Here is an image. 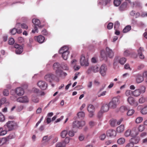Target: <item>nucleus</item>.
<instances>
[{
  "label": "nucleus",
  "mask_w": 147,
  "mask_h": 147,
  "mask_svg": "<svg viewBox=\"0 0 147 147\" xmlns=\"http://www.w3.org/2000/svg\"><path fill=\"white\" fill-rule=\"evenodd\" d=\"M106 53L103 50L101 51V56L102 58L104 59L107 57L112 58L113 57L114 53L112 50L108 47H107L106 49Z\"/></svg>",
  "instance_id": "f257e3e1"
},
{
  "label": "nucleus",
  "mask_w": 147,
  "mask_h": 147,
  "mask_svg": "<svg viewBox=\"0 0 147 147\" xmlns=\"http://www.w3.org/2000/svg\"><path fill=\"white\" fill-rule=\"evenodd\" d=\"M16 125V123L14 121H9L4 125V127L7 132L13 130Z\"/></svg>",
  "instance_id": "f03ea898"
},
{
  "label": "nucleus",
  "mask_w": 147,
  "mask_h": 147,
  "mask_svg": "<svg viewBox=\"0 0 147 147\" xmlns=\"http://www.w3.org/2000/svg\"><path fill=\"white\" fill-rule=\"evenodd\" d=\"M85 125V122L84 121H74L73 122L72 127L75 129L80 128Z\"/></svg>",
  "instance_id": "7ed1b4c3"
},
{
  "label": "nucleus",
  "mask_w": 147,
  "mask_h": 147,
  "mask_svg": "<svg viewBox=\"0 0 147 147\" xmlns=\"http://www.w3.org/2000/svg\"><path fill=\"white\" fill-rule=\"evenodd\" d=\"M54 80H55L57 82H58L59 81V78H57L53 74L49 73L47 74V81L51 82Z\"/></svg>",
  "instance_id": "20e7f679"
},
{
  "label": "nucleus",
  "mask_w": 147,
  "mask_h": 147,
  "mask_svg": "<svg viewBox=\"0 0 147 147\" xmlns=\"http://www.w3.org/2000/svg\"><path fill=\"white\" fill-rule=\"evenodd\" d=\"M99 66L98 65L92 66L89 67L87 71L88 74H90L92 72L94 73H96L99 71Z\"/></svg>",
  "instance_id": "39448f33"
},
{
  "label": "nucleus",
  "mask_w": 147,
  "mask_h": 147,
  "mask_svg": "<svg viewBox=\"0 0 147 147\" xmlns=\"http://www.w3.org/2000/svg\"><path fill=\"white\" fill-rule=\"evenodd\" d=\"M127 101L130 105L133 106L134 107H136L138 105V102L136 101L133 97H129L127 98Z\"/></svg>",
  "instance_id": "423d86ee"
},
{
  "label": "nucleus",
  "mask_w": 147,
  "mask_h": 147,
  "mask_svg": "<svg viewBox=\"0 0 147 147\" xmlns=\"http://www.w3.org/2000/svg\"><path fill=\"white\" fill-rule=\"evenodd\" d=\"M87 110L90 114L89 116L92 117L94 115V113L95 111V108L94 106L91 105H89L87 107Z\"/></svg>",
  "instance_id": "0eeeda50"
},
{
  "label": "nucleus",
  "mask_w": 147,
  "mask_h": 147,
  "mask_svg": "<svg viewBox=\"0 0 147 147\" xmlns=\"http://www.w3.org/2000/svg\"><path fill=\"white\" fill-rule=\"evenodd\" d=\"M107 70V67L104 64L102 65L100 67V72L102 76H105L106 74Z\"/></svg>",
  "instance_id": "6e6552de"
},
{
  "label": "nucleus",
  "mask_w": 147,
  "mask_h": 147,
  "mask_svg": "<svg viewBox=\"0 0 147 147\" xmlns=\"http://www.w3.org/2000/svg\"><path fill=\"white\" fill-rule=\"evenodd\" d=\"M80 63L82 66H88L89 63L88 60L85 59V57L84 56H82L80 59Z\"/></svg>",
  "instance_id": "1a4fd4ad"
},
{
  "label": "nucleus",
  "mask_w": 147,
  "mask_h": 147,
  "mask_svg": "<svg viewBox=\"0 0 147 147\" xmlns=\"http://www.w3.org/2000/svg\"><path fill=\"white\" fill-rule=\"evenodd\" d=\"M14 46L16 49V53L17 54H20L23 52V48L22 46L16 44Z\"/></svg>",
  "instance_id": "9d476101"
},
{
  "label": "nucleus",
  "mask_w": 147,
  "mask_h": 147,
  "mask_svg": "<svg viewBox=\"0 0 147 147\" xmlns=\"http://www.w3.org/2000/svg\"><path fill=\"white\" fill-rule=\"evenodd\" d=\"M131 136L134 137L136 136L139 134L138 128L137 127H134L131 130Z\"/></svg>",
  "instance_id": "9b49d317"
},
{
  "label": "nucleus",
  "mask_w": 147,
  "mask_h": 147,
  "mask_svg": "<svg viewBox=\"0 0 147 147\" xmlns=\"http://www.w3.org/2000/svg\"><path fill=\"white\" fill-rule=\"evenodd\" d=\"M107 135L108 136L113 137L116 136V133L115 131L113 129H109L107 132Z\"/></svg>",
  "instance_id": "f8f14e48"
},
{
  "label": "nucleus",
  "mask_w": 147,
  "mask_h": 147,
  "mask_svg": "<svg viewBox=\"0 0 147 147\" xmlns=\"http://www.w3.org/2000/svg\"><path fill=\"white\" fill-rule=\"evenodd\" d=\"M34 40L38 42L39 43H42L45 40V37L42 35H39L38 36H35L34 37Z\"/></svg>",
  "instance_id": "ddd939ff"
},
{
  "label": "nucleus",
  "mask_w": 147,
  "mask_h": 147,
  "mask_svg": "<svg viewBox=\"0 0 147 147\" xmlns=\"http://www.w3.org/2000/svg\"><path fill=\"white\" fill-rule=\"evenodd\" d=\"M33 23L34 25L35 26H38L39 28H42L44 26L40 25V22L39 20L37 19H34L32 20Z\"/></svg>",
  "instance_id": "4468645a"
},
{
  "label": "nucleus",
  "mask_w": 147,
  "mask_h": 147,
  "mask_svg": "<svg viewBox=\"0 0 147 147\" xmlns=\"http://www.w3.org/2000/svg\"><path fill=\"white\" fill-rule=\"evenodd\" d=\"M15 92L17 95L19 96L22 95L24 93V90L22 88L18 87L16 88Z\"/></svg>",
  "instance_id": "2eb2a0df"
},
{
  "label": "nucleus",
  "mask_w": 147,
  "mask_h": 147,
  "mask_svg": "<svg viewBox=\"0 0 147 147\" xmlns=\"http://www.w3.org/2000/svg\"><path fill=\"white\" fill-rule=\"evenodd\" d=\"M17 101L21 103H25L28 102V100L26 96H24L19 98L17 99Z\"/></svg>",
  "instance_id": "dca6fc26"
},
{
  "label": "nucleus",
  "mask_w": 147,
  "mask_h": 147,
  "mask_svg": "<svg viewBox=\"0 0 147 147\" xmlns=\"http://www.w3.org/2000/svg\"><path fill=\"white\" fill-rule=\"evenodd\" d=\"M53 68L55 71V73L57 71L61 69V65L60 64L58 63H54L53 65Z\"/></svg>",
  "instance_id": "f3484780"
},
{
  "label": "nucleus",
  "mask_w": 147,
  "mask_h": 147,
  "mask_svg": "<svg viewBox=\"0 0 147 147\" xmlns=\"http://www.w3.org/2000/svg\"><path fill=\"white\" fill-rule=\"evenodd\" d=\"M111 0H99L98 4V5H106L107 4L109 3Z\"/></svg>",
  "instance_id": "a211bd4d"
},
{
  "label": "nucleus",
  "mask_w": 147,
  "mask_h": 147,
  "mask_svg": "<svg viewBox=\"0 0 147 147\" xmlns=\"http://www.w3.org/2000/svg\"><path fill=\"white\" fill-rule=\"evenodd\" d=\"M68 129L69 127H66V129H64L61 132L60 136L61 138H64L66 137L68 134V131L67 130Z\"/></svg>",
  "instance_id": "6ab92c4d"
},
{
  "label": "nucleus",
  "mask_w": 147,
  "mask_h": 147,
  "mask_svg": "<svg viewBox=\"0 0 147 147\" xmlns=\"http://www.w3.org/2000/svg\"><path fill=\"white\" fill-rule=\"evenodd\" d=\"M69 52V48L68 47L64 46L62 47L59 51V53L60 54L65 53V52Z\"/></svg>",
  "instance_id": "aec40b11"
},
{
  "label": "nucleus",
  "mask_w": 147,
  "mask_h": 147,
  "mask_svg": "<svg viewBox=\"0 0 147 147\" xmlns=\"http://www.w3.org/2000/svg\"><path fill=\"white\" fill-rule=\"evenodd\" d=\"M38 86L42 90L46 89V86H45V83L44 82L40 81L37 83Z\"/></svg>",
  "instance_id": "412c9836"
},
{
  "label": "nucleus",
  "mask_w": 147,
  "mask_h": 147,
  "mask_svg": "<svg viewBox=\"0 0 147 147\" xmlns=\"http://www.w3.org/2000/svg\"><path fill=\"white\" fill-rule=\"evenodd\" d=\"M109 105L107 104L103 105L101 108V111L103 113L107 112L109 110Z\"/></svg>",
  "instance_id": "4be33fe9"
},
{
  "label": "nucleus",
  "mask_w": 147,
  "mask_h": 147,
  "mask_svg": "<svg viewBox=\"0 0 147 147\" xmlns=\"http://www.w3.org/2000/svg\"><path fill=\"white\" fill-rule=\"evenodd\" d=\"M144 80L143 77L141 75L138 74L136 78V82L138 83H140L142 82Z\"/></svg>",
  "instance_id": "5701e85b"
},
{
  "label": "nucleus",
  "mask_w": 147,
  "mask_h": 147,
  "mask_svg": "<svg viewBox=\"0 0 147 147\" xmlns=\"http://www.w3.org/2000/svg\"><path fill=\"white\" fill-rule=\"evenodd\" d=\"M125 129V126L123 125H121L117 127L116 129V131L117 133H121L123 132Z\"/></svg>",
  "instance_id": "b1692460"
},
{
  "label": "nucleus",
  "mask_w": 147,
  "mask_h": 147,
  "mask_svg": "<svg viewBox=\"0 0 147 147\" xmlns=\"http://www.w3.org/2000/svg\"><path fill=\"white\" fill-rule=\"evenodd\" d=\"M140 140V138L139 137H133L130 140V142H132L133 144L138 143Z\"/></svg>",
  "instance_id": "393cba45"
},
{
  "label": "nucleus",
  "mask_w": 147,
  "mask_h": 147,
  "mask_svg": "<svg viewBox=\"0 0 147 147\" xmlns=\"http://www.w3.org/2000/svg\"><path fill=\"white\" fill-rule=\"evenodd\" d=\"M127 4L126 2L123 3L119 7V10L122 11L125 10L127 7Z\"/></svg>",
  "instance_id": "a878e982"
},
{
  "label": "nucleus",
  "mask_w": 147,
  "mask_h": 147,
  "mask_svg": "<svg viewBox=\"0 0 147 147\" xmlns=\"http://www.w3.org/2000/svg\"><path fill=\"white\" fill-rule=\"evenodd\" d=\"M120 96H117L113 98L112 100L117 105L119 104L120 102Z\"/></svg>",
  "instance_id": "bb28decb"
},
{
  "label": "nucleus",
  "mask_w": 147,
  "mask_h": 147,
  "mask_svg": "<svg viewBox=\"0 0 147 147\" xmlns=\"http://www.w3.org/2000/svg\"><path fill=\"white\" fill-rule=\"evenodd\" d=\"M130 15L132 16H135V18H137L139 17L140 16V14L138 12L136 13L134 11L132 10L130 13Z\"/></svg>",
  "instance_id": "cd10ccee"
},
{
  "label": "nucleus",
  "mask_w": 147,
  "mask_h": 147,
  "mask_svg": "<svg viewBox=\"0 0 147 147\" xmlns=\"http://www.w3.org/2000/svg\"><path fill=\"white\" fill-rule=\"evenodd\" d=\"M141 94L140 91L139 89H137L135 90L132 92V95L134 96L137 97L139 96Z\"/></svg>",
  "instance_id": "c85d7f7f"
},
{
  "label": "nucleus",
  "mask_w": 147,
  "mask_h": 147,
  "mask_svg": "<svg viewBox=\"0 0 147 147\" xmlns=\"http://www.w3.org/2000/svg\"><path fill=\"white\" fill-rule=\"evenodd\" d=\"M131 29V26L130 25L126 26L123 30V32L125 33L129 31Z\"/></svg>",
  "instance_id": "c756f323"
},
{
  "label": "nucleus",
  "mask_w": 147,
  "mask_h": 147,
  "mask_svg": "<svg viewBox=\"0 0 147 147\" xmlns=\"http://www.w3.org/2000/svg\"><path fill=\"white\" fill-rule=\"evenodd\" d=\"M140 112L143 115L147 114V105L144 107L141 110Z\"/></svg>",
  "instance_id": "7c9ffc66"
},
{
  "label": "nucleus",
  "mask_w": 147,
  "mask_h": 147,
  "mask_svg": "<svg viewBox=\"0 0 147 147\" xmlns=\"http://www.w3.org/2000/svg\"><path fill=\"white\" fill-rule=\"evenodd\" d=\"M109 107L111 108L114 109L116 107L117 105L112 100L111 101L109 104Z\"/></svg>",
  "instance_id": "2f4dec72"
},
{
  "label": "nucleus",
  "mask_w": 147,
  "mask_h": 147,
  "mask_svg": "<svg viewBox=\"0 0 147 147\" xmlns=\"http://www.w3.org/2000/svg\"><path fill=\"white\" fill-rule=\"evenodd\" d=\"M125 142V139L123 138H121L117 140V143L119 144H123Z\"/></svg>",
  "instance_id": "473e14b6"
},
{
  "label": "nucleus",
  "mask_w": 147,
  "mask_h": 147,
  "mask_svg": "<svg viewBox=\"0 0 147 147\" xmlns=\"http://www.w3.org/2000/svg\"><path fill=\"white\" fill-rule=\"evenodd\" d=\"M69 53V52H65V53L61 54L63 59L65 60H66L67 59Z\"/></svg>",
  "instance_id": "72a5a7b5"
},
{
  "label": "nucleus",
  "mask_w": 147,
  "mask_h": 147,
  "mask_svg": "<svg viewBox=\"0 0 147 147\" xmlns=\"http://www.w3.org/2000/svg\"><path fill=\"white\" fill-rule=\"evenodd\" d=\"M124 136L126 137L131 136V129H128L126 130L124 134Z\"/></svg>",
  "instance_id": "f704fd0d"
},
{
  "label": "nucleus",
  "mask_w": 147,
  "mask_h": 147,
  "mask_svg": "<svg viewBox=\"0 0 147 147\" xmlns=\"http://www.w3.org/2000/svg\"><path fill=\"white\" fill-rule=\"evenodd\" d=\"M77 115L79 118H82L85 116V113L83 112H80L78 113Z\"/></svg>",
  "instance_id": "c9c22d12"
},
{
  "label": "nucleus",
  "mask_w": 147,
  "mask_h": 147,
  "mask_svg": "<svg viewBox=\"0 0 147 147\" xmlns=\"http://www.w3.org/2000/svg\"><path fill=\"white\" fill-rule=\"evenodd\" d=\"M7 130H3L2 127H0V136H3L7 134Z\"/></svg>",
  "instance_id": "e433bc0d"
},
{
  "label": "nucleus",
  "mask_w": 147,
  "mask_h": 147,
  "mask_svg": "<svg viewBox=\"0 0 147 147\" xmlns=\"http://www.w3.org/2000/svg\"><path fill=\"white\" fill-rule=\"evenodd\" d=\"M122 0H114V4L116 6H119L121 3Z\"/></svg>",
  "instance_id": "4c0bfd02"
},
{
  "label": "nucleus",
  "mask_w": 147,
  "mask_h": 147,
  "mask_svg": "<svg viewBox=\"0 0 147 147\" xmlns=\"http://www.w3.org/2000/svg\"><path fill=\"white\" fill-rule=\"evenodd\" d=\"M143 120V118L142 117H137L135 121V122L136 123H141Z\"/></svg>",
  "instance_id": "58836bf2"
},
{
  "label": "nucleus",
  "mask_w": 147,
  "mask_h": 147,
  "mask_svg": "<svg viewBox=\"0 0 147 147\" xmlns=\"http://www.w3.org/2000/svg\"><path fill=\"white\" fill-rule=\"evenodd\" d=\"M117 120L115 119H112L110 121V124L112 127L115 126L117 123Z\"/></svg>",
  "instance_id": "ea45409f"
},
{
  "label": "nucleus",
  "mask_w": 147,
  "mask_h": 147,
  "mask_svg": "<svg viewBox=\"0 0 147 147\" xmlns=\"http://www.w3.org/2000/svg\"><path fill=\"white\" fill-rule=\"evenodd\" d=\"M65 145L63 142H58L56 144V147H65Z\"/></svg>",
  "instance_id": "a19ab883"
},
{
  "label": "nucleus",
  "mask_w": 147,
  "mask_h": 147,
  "mask_svg": "<svg viewBox=\"0 0 147 147\" xmlns=\"http://www.w3.org/2000/svg\"><path fill=\"white\" fill-rule=\"evenodd\" d=\"M63 71L61 69L55 73V74L57 76L60 77H62V73Z\"/></svg>",
  "instance_id": "79ce46f5"
},
{
  "label": "nucleus",
  "mask_w": 147,
  "mask_h": 147,
  "mask_svg": "<svg viewBox=\"0 0 147 147\" xmlns=\"http://www.w3.org/2000/svg\"><path fill=\"white\" fill-rule=\"evenodd\" d=\"M126 59L125 57H123L120 58L119 60V63L121 64H123L126 62Z\"/></svg>",
  "instance_id": "37998d69"
},
{
  "label": "nucleus",
  "mask_w": 147,
  "mask_h": 147,
  "mask_svg": "<svg viewBox=\"0 0 147 147\" xmlns=\"http://www.w3.org/2000/svg\"><path fill=\"white\" fill-rule=\"evenodd\" d=\"M135 111L134 109H130L128 111L127 113V115L128 116H131L134 113Z\"/></svg>",
  "instance_id": "c03bdc74"
},
{
  "label": "nucleus",
  "mask_w": 147,
  "mask_h": 147,
  "mask_svg": "<svg viewBox=\"0 0 147 147\" xmlns=\"http://www.w3.org/2000/svg\"><path fill=\"white\" fill-rule=\"evenodd\" d=\"M127 110V108L124 106H122L119 109L120 111L122 113L124 112L125 111H126Z\"/></svg>",
  "instance_id": "a18cd8bd"
},
{
  "label": "nucleus",
  "mask_w": 147,
  "mask_h": 147,
  "mask_svg": "<svg viewBox=\"0 0 147 147\" xmlns=\"http://www.w3.org/2000/svg\"><path fill=\"white\" fill-rule=\"evenodd\" d=\"M138 89H139V90L140 91L141 94L145 92L146 88L145 86H142Z\"/></svg>",
  "instance_id": "49530a36"
},
{
  "label": "nucleus",
  "mask_w": 147,
  "mask_h": 147,
  "mask_svg": "<svg viewBox=\"0 0 147 147\" xmlns=\"http://www.w3.org/2000/svg\"><path fill=\"white\" fill-rule=\"evenodd\" d=\"M6 141V139L5 138H2L0 139V146L5 143Z\"/></svg>",
  "instance_id": "de8ad7c7"
},
{
  "label": "nucleus",
  "mask_w": 147,
  "mask_h": 147,
  "mask_svg": "<svg viewBox=\"0 0 147 147\" xmlns=\"http://www.w3.org/2000/svg\"><path fill=\"white\" fill-rule=\"evenodd\" d=\"M138 131H142L145 129V127L143 125H140L138 127Z\"/></svg>",
  "instance_id": "09e8293b"
},
{
  "label": "nucleus",
  "mask_w": 147,
  "mask_h": 147,
  "mask_svg": "<svg viewBox=\"0 0 147 147\" xmlns=\"http://www.w3.org/2000/svg\"><path fill=\"white\" fill-rule=\"evenodd\" d=\"M70 138L69 137H66L63 141V143L66 145V144L69 143L70 141Z\"/></svg>",
  "instance_id": "8fccbe9b"
},
{
  "label": "nucleus",
  "mask_w": 147,
  "mask_h": 147,
  "mask_svg": "<svg viewBox=\"0 0 147 147\" xmlns=\"http://www.w3.org/2000/svg\"><path fill=\"white\" fill-rule=\"evenodd\" d=\"M14 40L12 38H10L9 40V44L10 45H13L14 43Z\"/></svg>",
  "instance_id": "3c124183"
},
{
  "label": "nucleus",
  "mask_w": 147,
  "mask_h": 147,
  "mask_svg": "<svg viewBox=\"0 0 147 147\" xmlns=\"http://www.w3.org/2000/svg\"><path fill=\"white\" fill-rule=\"evenodd\" d=\"M10 32L12 34H15L17 32V29L16 28H13L10 30Z\"/></svg>",
  "instance_id": "603ef678"
},
{
  "label": "nucleus",
  "mask_w": 147,
  "mask_h": 147,
  "mask_svg": "<svg viewBox=\"0 0 147 147\" xmlns=\"http://www.w3.org/2000/svg\"><path fill=\"white\" fill-rule=\"evenodd\" d=\"M133 91L130 90H127L126 91L125 94L127 96H128L130 95L131 94H132Z\"/></svg>",
  "instance_id": "864d4df0"
},
{
  "label": "nucleus",
  "mask_w": 147,
  "mask_h": 147,
  "mask_svg": "<svg viewBox=\"0 0 147 147\" xmlns=\"http://www.w3.org/2000/svg\"><path fill=\"white\" fill-rule=\"evenodd\" d=\"M94 84L97 86H98L100 85V83L99 81L97 80H95L93 82Z\"/></svg>",
  "instance_id": "5fc2aeb1"
},
{
  "label": "nucleus",
  "mask_w": 147,
  "mask_h": 147,
  "mask_svg": "<svg viewBox=\"0 0 147 147\" xmlns=\"http://www.w3.org/2000/svg\"><path fill=\"white\" fill-rule=\"evenodd\" d=\"M145 98L143 97L140 98L139 100V102L141 104L144 103L145 102Z\"/></svg>",
  "instance_id": "6e6d98bb"
},
{
  "label": "nucleus",
  "mask_w": 147,
  "mask_h": 147,
  "mask_svg": "<svg viewBox=\"0 0 147 147\" xmlns=\"http://www.w3.org/2000/svg\"><path fill=\"white\" fill-rule=\"evenodd\" d=\"M69 135L71 137H73L74 135V132L72 130H69L68 132Z\"/></svg>",
  "instance_id": "4d7b16f0"
},
{
  "label": "nucleus",
  "mask_w": 147,
  "mask_h": 147,
  "mask_svg": "<svg viewBox=\"0 0 147 147\" xmlns=\"http://www.w3.org/2000/svg\"><path fill=\"white\" fill-rule=\"evenodd\" d=\"M5 119V117L1 113H0V121H3Z\"/></svg>",
  "instance_id": "13d9d810"
},
{
  "label": "nucleus",
  "mask_w": 147,
  "mask_h": 147,
  "mask_svg": "<svg viewBox=\"0 0 147 147\" xmlns=\"http://www.w3.org/2000/svg\"><path fill=\"white\" fill-rule=\"evenodd\" d=\"M106 137V135L105 134H102L100 136V139L102 140H104Z\"/></svg>",
  "instance_id": "bf43d9fd"
},
{
  "label": "nucleus",
  "mask_w": 147,
  "mask_h": 147,
  "mask_svg": "<svg viewBox=\"0 0 147 147\" xmlns=\"http://www.w3.org/2000/svg\"><path fill=\"white\" fill-rule=\"evenodd\" d=\"M3 94L5 96H7L9 94V92L8 90L5 89L3 92Z\"/></svg>",
  "instance_id": "052dcab7"
},
{
  "label": "nucleus",
  "mask_w": 147,
  "mask_h": 147,
  "mask_svg": "<svg viewBox=\"0 0 147 147\" xmlns=\"http://www.w3.org/2000/svg\"><path fill=\"white\" fill-rule=\"evenodd\" d=\"M113 26V24L112 23H109L107 26V28L108 29H111Z\"/></svg>",
  "instance_id": "680f3d73"
},
{
  "label": "nucleus",
  "mask_w": 147,
  "mask_h": 147,
  "mask_svg": "<svg viewBox=\"0 0 147 147\" xmlns=\"http://www.w3.org/2000/svg\"><path fill=\"white\" fill-rule=\"evenodd\" d=\"M120 25L119 23L118 22H116L114 24V28L115 29H117Z\"/></svg>",
  "instance_id": "e2e57ef3"
},
{
  "label": "nucleus",
  "mask_w": 147,
  "mask_h": 147,
  "mask_svg": "<svg viewBox=\"0 0 147 147\" xmlns=\"http://www.w3.org/2000/svg\"><path fill=\"white\" fill-rule=\"evenodd\" d=\"M21 28L23 29H27L28 28V26L25 24L23 23L21 24Z\"/></svg>",
  "instance_id": "0e129e2a"
},
{
  "label": "nucleus",
  "mask_w": 147,
  "mask_h": 147,
  "mask_svg": "<svg viewBox=\"0 0 147 147\" xmlns=\"http://www.w3.org/2000/svg\"><path fill=\"white\" fill-rule=\"evenodd\" d=\"M42 144L43 145H45L46 143V136L43 137L42 140L41 141Z\"/></svg>",
  "instance_id": "69168bd1"
},
{
  "label": "nucleus",
  "mask_w": 147,
  "mask_h": 147,
  "mask_svg": "<svg viewBox=\"0 0 147 147\" xmlns=\"http://www.w3.org/2000/svg\"><path fill=\"white\" fill-rule=\"evenodd\" d=\"M38 32L37 27L35 26L34 27V29L32 31V32L33 33H35V32L38 33Z\"/></svg>",
  "instance_id": "338daca9"
},
{
  "label": "nucleus",
  "mask_w": 147,
  "mask_h": 147,
  "mask_svg": "<svg viewBox=\"0 0 147 147\" xmlns=\"http://www.w3.org/2000/svg\"><path fill=\"white\" fill-rule=\"evenodd\" d=\"M134 146L133 144L131 142H130L129 143L126 144L125 147H133Z\"/></svg>",
  "instance_id": "774afa93"
}]
</instances>
